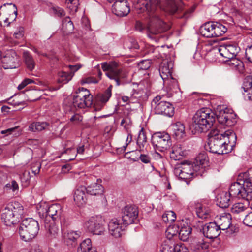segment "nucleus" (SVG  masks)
Here are the masks:
<instances>
[{"mask_svg": "<svg viewBox=\"0 0 252 252\" xmlns=\"http://www.w3.org/2000/svg\"><path fill=\"white\" fill-rule=\"evenodd\" d=\"M215 114L207 108L198 110L193 117L189 128L193 134L207 131L215 121Z\"/></svg>", "mask_w": 252, "mask_h": 252, "instance_id": "3", "label": "nucleus"}, {"mask_svg": "<svg viewBox=\"0 0 252 252\" xmlns=\"http://www.w3.org/2000/svg\"><path fill=\"white\" fill-rule=\"evenodd\" d=\"M239 219L240 220H243V223L246 225L252 227V212L246 215L244 219L239 218Z\"/></svg>", "mask_w": 252, "mask_h": 252, "instance_id": "53", "label": "nucleus"}, {"mask_svg": "<svg viewBox=\"0 0 252 252\" xmlns=\"http://www.w3.org/2000/svg\"><path fill=\"white\" fill-rule=\"evenodd\" d=\"M23 56L27 68L30 71L32 70L34 68L35 64L32 57L28 52H24Z\"/></svg>", "mask_w": 252, "mask_h": 252, "instance_id": "43", "label": "nucleus"}, {"mask_svg": "<svg viewBox=\"0 0 252 252\" xmlns=\"http://www.w3.org/2000/svg\"><path fill=\"white\" fill-rule=\"evenodd\" d=\"M4 189L6 190H12L13 192H15L18 190L19 186L15 181L13 180L10 183H7L5 186Z\"/></svg>", "mask_w": 252, "mask_h": 252, "instance_id": "51", "label": "nucleus"}, {"mask_svg": "<svg viewBox=\"0 0 252 252\" xmlns=\"http://www.w3.org/2000/svg\"><path fill=\"white\" fill-rule=\"evenodd\" d=\"M239 49V48L236 45L230 44L221 45L218 48L220 55L227 60L235 57L238 53Z\"/></svg>", "mask_w": 252, "mask_h": 252, "instance_id": "16", "label": "nucleus"}, {"mask_svg": "<svg viewBox=\"0 0 252 252\" xmlns=\"http://www.w3.org/2000/svg\"><path fill=\"white\" fill-rule=\"evenodd\" d=\"M85 228L94 235H102L105 231L104 220L100 216H94L84 223Z\"/></svg>", "mask_w": 252, "mask_h": 252, "instance_id": "9", "label": "nucleus"}, {"mask_svg": "<svg viewBox=\"0 0 252 252\" xmlns=\"http://www.w3.org/2000/svg\"><path fill=\"white\" fill-rule=\"evenodd\" d=\"M81 232L80 231H74L73 230H69L67 232L65 236V239L67 242L71 241L75 242L80 236Z\"/></svg>", "mask_w": 252, "mask_h": 252, "instance_id": "46", "label": "nucleus"}, {"mask_svg": "<svg viewBox=\"0 0 252 252\" xmlns=\"http://www.w3.org/2000/svg\"><path fill=\"white\" fill-rule=\"evenodd\" d=\"M176 214L173 211H168L162 215L163 220L165 222H170L174 221L176 219Z\"/></svg>", "mask_w": 252, "mask_h": 252, "instance_id": "48", "label": "nucleus"}, {"mask_svg": "<svg viewBox=\"0 0 252 252\" xmlns=\"http://www.w3.org/2000/svg\"><path fill=\"white\" fill-rule=\"evenodd\" d=\"M151 140L154 147L161 152L167 150L171 145L170 136L165 132L155 133Z\"/></svg>", "mask_w": 252, "mask_h": 252, "instance_id": "14", "label": "nucleus"}, {"mask_svg": "<svg viewBox=\"0 0 252 252\" xmlns=\"http://www.w3.org/2000/svg\"><path fill=\"white\" fill-rule=\"evenodd\" d=\"M242 89L244 91L247 90L248 89L252 88V76H248L246 77L244 79Z\"/></svg>", "mask_w": 252, "mask_h": 252, "instance_id": "50", "label": "nucleus"}, {"mask_svg": "<svg viewBox=\"0 0 252 252\" xmlns=\"http://www.w3.org/2000/svg\"><path fill=\"white\" fill-rule=\"evenodd\" d=\"M112 10L118 16H126L130 12L129 4L126 0L116 1L113 5Z\"/></svg>", "mask_w": 252, "mask_h": 252, "instance_id": "18", "label": "nucleus"}, {"mask_svg": "<svg viewBox=\"0 0 252 252\" xmlns=\"http://www.w3.org/2000/svg\"><path fill=\"white\" fill-rule=\"evenodd\" d=\"M39 225L38 221L32 218L24 219L21 223L19 233L25 241H29L38 234Z\"/></svg>", "mask_w": 252, "mask_h": 252, "instance_id": "6", "label": "nucleus"}, {"mask_svg": "<svg viewBox=\"0 0 252 252\" xmlns=\"http://www.w3.org/2000/svg\"><path fill=\"white\" fill-rule=\"evenodd\" d=\"M208 145L206 146L210 152L218 155L224 154L235 146L237 136L232 131L227 130L220 133L216 129H212L208 134Z\"/></svg>", "mask_w": 252, "mask_h": 252, "instance_id": "2", "label": "nucleus"}, {"mask_svg": "<svg viewBox=\"0 0 252 252\" xmlns=\"http://www.w3.org/2000/svg\"><path fill=\"white\" fill-rule=\"evenodd\" d=\"M89 149V146L88 144H80L77 148V154H83L85 152H87Z\"/></svg>", "mask_w": 252, "mask_h": 252, "instance_id": "56", "label": "nucleus"}, {"mask_svg": "<svg viewBox=\"0 0 252 252\" xmlns=\"http://www.w3.org/2000/svg\"><path fill=\"white\" fill-rule=\"evenodd\" d=\"M70 121L74 123H78L82 121V117L78 114L73 115L70 119Z\"/></svg>", "mask_w": 252, "mask_h": 252, "instance_id": "60", "label": "nucleus"}, {"mask_svg": "<svg viewBox=\"0 0 252 252\" xmlns=\"http://www.w3.org/2000/svg\"><path fill=\"white\" fill-rule=\"evenodd\" d=\"M123 225L117 219H112L108 223V230L110 234L116 238L120 237L124 229Z\"/></svg>", "mask_w": 252, "mask_h": 252, "instance_id": "20", "label": "nucleus"}, {"mask_svg": "<svg viewBox=\"0 0 252 252\" xmlns=\"http://www.w3.org/2000/svg\"><path fill=\"white\" fill-rule=\"evenodd\" d=\"M200 32L204 37L207 38L214 37L213 22H207L202 25L200 28Z\"/></svg>", "mask_w": 252, "mask_h": 252, "instance_id": "28", "label": "nucleus"}, {"mask_svg": "<svg viewBox=\"0 0 252 252\" xmlns=\"http://www.w3.org/2000/svg\"><path fill=\"white\" fill-rule=\"evenodd\" d=\"M203 232L205 237L213 239L219 236L221 231L220 227L214 221L206 223L203 227Z\"/></svg>", "mask_w": 252, "mask_h": 252, "instance_id": "19", "label": "nucleus"}, {"mask_svg": "<svg viewBox=\"0 0 252 252\" xmlns=\"http://www.w3.org/2000/svg\"><path fill=\"white\" fill-rule=\"evenodd\" d=\"M176 245L174 244L170 240L165 241L161 245V252H175Z\"/></svg>", "mask_w": 252, "mask_h": 252, "instance_id": "42", "label": "nucleus"}, {"mask_svg": "<svg viewBox=\"0 0 252 252\" xmlns=\"http://www.w3.org/2000/svg\"><path fill=\"white\" fill-rule=\"evenodd\" d=\"M122 218L125 225L131 224L137 220L138 211L134 205H126L122 210Z\"/></svg>", "mask_w": 252, "mask_h": 252, "instance_id": "15", "label": "nucleus"}, {"mask_svg": "<svg viewBox=\"0 0 252 252\" xmlns=\"http://www.w3.org/2000/svg\"><path fill=\"white\" fill-rule=\"evenodd\" d=\"M192 228L188 225H183L179 229V238L183 241H187L190 236Z\"/></svg>", "mask_w": 252, "mask_h": 252, "instance_id": "36", "label": "nucleus"}, {"mask_svg": "<svg viewBox=\"0 0 252 252\" xmlns=\"http://www.w3.org/2000/svg\"><path fill=\"white\" fill-rule=\"evenodd\" d=\"M144 94V92L143 90L136 91L135 90H133L131 94L132 98L131 99V103H135L140 100Z\"/></svg>", "mask_w": 252, "mask_h": 252, "instance_id": "47", "label": "nucleus"}, {"mask_svg": "<svg viewBox=\"0 0 252 252\" xmlns=\"http://www.w3.org/2000/svg\"><path fill=\"white\" fill-rule=\"evenodd\" d=\"M160 96H157L152 101V107L156 114L172 117L174 114V108L170 103L161 100Z\"/></svg>", "mask_w": 252, "mask_h": 252, "instance_id": "10", "label": "nucleus"}, {"mask_svg": "<svg viewBox=\"0 0 252 252\" xmlns=\"http://www.w3.org/2000/svg\"><path fill=\"white\" fill-rule=\"evenodd\" d=\"M32 83H34V81L33 80L29 78H26L18 85L17 88L19 90H22L27 85Z\"/></svg>", "mask_w": 252, "mask_h": 252, "instance_id": "57", "label": "nucleus"}, {"mask_svg": "<svg viewBox=\"0 0 252 252\" xmlns=\"http://www.w3.org/2000/svg\"><path fill=\"white\" fill-rule=\"evenodd\" d=\"M65 24H66V25L67 27H68V28L69 29L68 32H71V31H72V30L73 29V23L70 20L69 18H68L67 19H66L65 21L63 22V27L64 26Z\"/></svg>", "mask_w": 252, "mask_h": 252, "instance_id": "63", "label": "nucleus"}, {"mask_svg": "<svg viewBox=\"0 0 252 252\" xmlns=\"http://www.w3.org/2000/svg\"><path fill=\"white\" fill-rule=\"evenodd\" d=\"M72 77L73 73L72 72L61 71L58 73V81L60 83L66 84L71 79Z\"/></svg>", "mask_w": 252, "mask_h": 252, "instance_id": "41", "label": "nucleus"}, {"mask_svg": "<svg viewBox=\"0 0 252 252\" xmlns=\"http://www.w3.org/2000/svg\"><path fill=\"white\" fill-rule=\"evenodd\" d=\"M233 198L230 196L229 192L222 191L218 194L217 197V204L220 208H227Z\"/></svg>", "mask_w": 252, "mask_h": 252, "instance_id": "26", "label": "nucleus"}, {"mask_svg": "<svg viewBox=\"0 0 252 252\" xmlns=\"http://www.w3.org/2000/svg\"><path fill=\"white\" fill-rule=\"evenodd\" d=\"M164 85L170 91H176L178 89V84L177 80L172 77V75L168 78L163 80Z\"/></svg>", "mask_w": 252, "mask_h": 252, "instance_id": "40", "label": "nucleus"}, {"mask_svg": "<svg viewBox=\"0 0 252 252\" xmlns=\"http://www.w3.org/2000/svg\"><path fill=\"white\" fill-rule=\"evenodd\" d=\"M134 6L138 13L146 12L149 16L150 24L147 35L152 39H155V35L165 30V23L156 12L157 8H162L171 14L175 13L178 9L173 0H138Z\"/></svg>", "mask_w": 252, "mask_h": 252, "instance_id": "1", "label": "nucleus"}, {"mask_svg": "<svg viewBox=\"0 0 252 252\" xmlns=\"http://www.w3.org/2000/svg\"><path fill=\"white\" fill-rule=\"evenodd\" d=\"M99 80L97 79V78L92 77V76H88V77H85L82 78V79L81 81V83L82 84H96L98 83Z\"/></svg>", "mask_w": 252, "mask_h": 252, "instance_id": "52", "label": "nucleus"}, {"mask_svg": "<svg viewBox=\"0 0 252 252\" xmlns=\"http://www.w3.org/2000/svg\"><path fill=\"white\" fill-rule=\"evenodd\" d=\"M91 247H92L91 240L90 239L87 238L83 241L80 244L77 252H86L87 251H89Z\"/></svg>", "mask_w": 252, "mask_h": 252, "instance_id": "45", "label": "nucleus"}, {"mask_svg": "<svg viewBox=\"0 0 252 252\" xmlns=\"http://www.w3.org/2000/svg\"><path fill=\"white\" fill-rule=\"evenodd\" d=\"M159 71L162 80L168 78L172 76V64L168 62L163 63L160 67Z\"/></svg>", "mask_w": 252, "mask_h": 252, "instance_id": "33", "label": "nucleus"}, {"mask_svg": "<svg viewBox=\"0 0 252 252\" xmlns=\"http://www.w3.org/2000/svg\"><path fill=\"white\" fill-rule=\"evenodd\" d=\"M57 223L58 222L51 221V220L44 221V227L46 231V235L50 239L56 238L59 235V228L56 225Z\"/></svg>", "mask_w": 252, "mask_h": 252, "instance_id": "22", "label": "nucleus"}, {"mask_svg": "<svg viewBox=\"0 0 252 252\" xmlns=\"http://www.w3.org/2000/svg\"><path fill=\"white\" fill-rule=\"evenodd\" d=\"M244 95L245 99L249 100H252V87L244 91Z\"/></svg>", "mask_w": 252, "mask_h": 252, "instance_id": "62", "label": "nucleus"}, {"mask_svg": "<svg viewBox=\"0 0 252 252\" xmlns=\"http://www.w3.org/2000/svg\"><path fill=\"white\" fill-rule=\"evenodd\" d=\"M111 95V86L108 88L103 93L97 95L95 104V109H100L97 107L100 106L101 108L109 100Z\"/></svg>", "mask_w": 252, "mask_h": 252, "instance_id": "25", "label": "nucleus"}, {"mask_svg": "<svg viewBox=\"0 0 252 252\" xmlns=\"http://www.w3.org/2000/svg\"><path fill=\"white\" fill-rule=\"evenodd\" d=\"M66 3L70 8L76 9L78 5V0H66Z\"/></svg>", "mask_w": 252, "mask_h": 252, "instance_id": "59", "label": "nucleus"}, {"mask_svg": "<svg viewBox=\"0 0 252 252\" xmlns=\"http://www.w3.org/2000/svg\"><path fill=\"white\" fill-rule=\"evenodd\" d=\"M138 67L141 70H147L151 66V61L149 60H142L139 63Z\"/></svg>", "mask_w": 252, "mask_h": 252, "instance_id": "54", "label": "nucleus"}, {"mask_svg": "<svg viewBox=\"0 0 252 252\" xmlns=\"http://www.w3.org/2000/svg\"><path fill=\"white\" fill-rule=\"evenodd\" d=\"M86 193L93 196H98L103 194L104 189L103 186L98 183H94L86 187Z\"/></svg>", "mask_w": 252, "mask_h": 252, "instance_id": "29", "label": "nucleus"}, {"mask_svg": "<svg viewBox=\"0 0 252 252\" xmlns=\"http://www.w3.org/2000/svg\"><path fill=\"white\" fill-rule=\"evenodd\" d=\"M170 157L174 160H179L182 159L183 156V152L178 145H174L169 150Z\"/></svg>", "mask_w": 252, "mask_h": 252, "instance_id": "37", "label": "nucleus"}, {"mask_svg": "<svg viewBox=\"0 0 252 252\" xmlns=\"http://www.w3.org/2000/svg\"><path fill=\"white\" fill-rule=\"evenodd\" d=\"M172 130L174 135L177 139L183 138L185 136V126L180 122L172 125Z\"/></svg>", "mask_w": 252, "mask_h": 252, "instance_id": "32", "label": "nucleus"}, {"mask_svg": "<svg viewBox=\"0 0 252 252\" xmlns=\"http://www.w3.org/2000/svg\"><path fill=\"white\" fill-rule=\"evenodd\" d=\"M38 214L41 218H45L44 221H61L63 218L61 205L53 204L50 206L45 202H41L37 206Z\"/></svg>", "mask_w": 252, "mask_h": 252, "instance_id": "4", "label": "nucleus"}, {"mask_svg": "<svg viewBox=\"0 0 252 252\" xmlns=\"http://www.w3.org/2000/svg\"><path fill=\"white\" fill-rule=\"evenodd\" d=\"M196 213L197 216L201 219H206L211 216V211L208 207L197 203L195 207Z\"/></svg>", "mask_w": 252, "mask_h": 252, "instance_id": "34", "label": "nucleus"}, {"mask_svg": "<svg viewBox=\"0 0 252 252\" xmlns=\"http://www.w3.org/2000/svg\"><path fill=\"white\" fill-rule=\"evenodd\" d=\"M245 55L246 59L252 63V45L246 49Z\"/></svg>", "mask_w": 252, "mask_h": 252, "instance_id": "58", "label": "nucleus"}, {"mask_svg": "<svg viewBox=\"0 0 252 252\" xmlns=\"http://www.w3.org/2000/svg\"><path fill=\"white\" fill-rule=\"evenodd\" d=\"M0 10L5 17H11V20L14 21L17 15V9L15 5L13 3H5L0 7Z\"/></svg>", "mask_w": 252, "mask_h": 252, "instance_id": "23", "label": "nucleus"}, {"mask_svg": "<svg viewBox=\"0 0 252 252\" xmlns=\"http://www.w3.org/2000/svg\"><path fill=\"white\" fill-rule=\"evenodd\" d=\"M49 126V124L45 122H35L32 123L29 127L32 132H38L45 129Z\"/></svg>", "mask_w": 252, "mask_h": 252, "instance_id": "38", "label": "nucleus"}, {"mask_svg": "<svg viewBox=\"0 0 252 252\" xmlns=\"http://www.w3.org/2000/svg\"><path fill=\"white\" fill-rule=\"evenodd\" d=\"M239 178H242V181H241L243 182L244 187L248 189V191H251L252 193V168L240 174Z\"/></svg>", "mask_w": 252, "mask_h": 252, "instance_id": "27", "label": "nucleus"}, {"mask_svg": "<svg viewBox=\"0 0 252 252\" xmlns=\"http://www.w3.org/2000/svg\"><path fill=\"white\" fill-rule=\"evenodd\" d=\"M216 115L219 123L231 126L236 123V115L232 109L225 105H219L216 110Z\"/></svg>", "mask_w": 252, "mask_h": 252, "instance_id": "8", "label": "nucleus"}, {"mask_svg": "<svg viewBox=\"0 0 252 252\" xmlns=\"http://www.w3.org/2000/svg\"><path fill=\"white\" fill-rule=\"evenodd\" d=\"M231 217L229 213H224L216 219V223L220 227V230H225L229 228L231 224Z\"/></svg>", "mask_w": 252, "mask_h": 252, "instance_id": "24", "label": "nucleus"}, {"mask_svg": "<svg viewBox=\"0 0 252 252\" xmlns=\"http://www.w3.org/2000/svg\"><path fill=\"white\" fill-rule=\"evenodd\" d=\"M241 182L232 183L229 188V193L233 198H242L246 200V201H252V193L248 191V189Z\"/></svg>", "mask_w": 252, "mask_h": 252, "instance_id": "13", "label": "nucleus"}, {"mask_svg": "<svg viewBox=\"0 0 252 252\" xmlns=\"http://www.w3.org/2000/svg\"><path fill=\"white\" fill-rule=\"evenodd\" d=\"M22 212V206L18 202H11L2 210L1 220L6 226H10L17 221V217Z\"/></svg>", "mask_w": 252, "mask_h": 252, "instance_id": "7", "label": "nucleus"}, {"mask_svg": "<svg viewBox=\"0 0 252 252\" xmlns=\"http://www.w3.org/2000/svg\"><path fill=\"white\" fill-rule=\"evenodd\" d=\"M206 156L204 154H200L197 157V162L199 161L200 165L195 166L192 169V166L191 165H188L182 167V173H181V179H188L191 178L193 175V171L197 172L196 175H202L205 169H204L203 165L207 162L206 160Z\"/></svg>", "mask_w": 252, "mask_h": 252, "instance_id": "12", "label": "nucleus"}, {"mask_svg": "<svg viewBox=\"0 0 252 252\" xmlns=\"http://www.w3.org/2000/svg\"><path fill=\"white\" fill-rule=\"evenodd\" d=\"M214 36L219 37L223 35L227 31V28L219 22H213Z\"/></svg>", "mask_w": 252, "mask_h": 252, "instance_id": "39", "label": "nucleus"}, {"mask_svg": "<svg viewBox=\"0 0 252 252\" xmlns=\"http://www.w3.org/2000/svg\"><path fill=\"white\" fill-rule=\"evenodd\" d=\"M175 252H189L188 249L184 246L176 245Z\"/></svg>", "mask_w": 252, "mask_h": 252, "instance_id": "64", "label": "nucleus"}, {"mask_svg": "<svg viewBox=\"0 0 252 252\" xmlns=\"http://www.w3.org/2000/svg\"><path fill=\"white\" fill-rule=\"evenodd\" d=\"M179 227L178 225H170L166 230L167 237L170 240L173 236L178 235Z\"/></svg>", "mask_w": 252, "mask_h": 252, "instance_id": "44", "label": "nucleus"}, {"mask_svg": "<svg viewBox=\"0 0 252 252\" xmlns=\"http://www.w3.org/2000/svg\"><path fill=\"white\" fill-rule=\"evenodd\" d=\"M23 28L22 27H20L19 30L14 33L13 38L17 40H21L23 39Z\"/></svg>", "mask_w": 252, "mask_h": 252, "instance_id": "55", "label": "nucleus"}, {"mask_svg": "<svg viewBox=\"0 0 252 252\" xmlns=\"http://www.w3.org/2000/svg\"><path fill=\"white\" fill-rule=\"evenodd\" d=\"M249 202L245 200V202H238L233 205L231 209V212L234 215L240 214L244 216V212L248 209Z\"/></svg>", "mask_w": 252, "mask_h": 252, "instance_id": "31", "label": "nucleus"}, {"mask_svg": "<svg viewBox=\"0 0 252 252\" xmlns=\"http://www.w3.org/2000/svg\"><path fill=\"white\" fill-rule=\"evenodd\" d=\"M51 11L54 16L58 17H63L65 16V12L64 10L58 6H53L51 8Z\"/></svg>", "mask_w": 252, "mask_h": 252, "instance_id": "49", "label": "nucleus"}, {"mask_svg": "<svg viewBox=\"0 0 252 252\" xmlns=\"http://www.w3.org/2000/svg\"><path fill=\"white\" fill-rule=\"evenodd\" d=\"M2 67L4 69L15 68L18 64V58L14 50L9 51L1 59Z\"/></svg>", "mask_w": 252, "mask_h": 252, "instance_id": "17", "label": "nucleus"}, {"mask_svg": "<svg viewBox=\"0 0 252 252\" xmlns=\"http://www.w3.org/2000/svg\"><path fill=\"white\" fill-rule=\"evenodd\" d=\"M86 187L80 186L76 188L74 192V201L78 206H82L87 202Z\"/></svg>", "mask_w": 252, "mask_h": 252, "instance_id": "21", "label": "nucleus"}, {"mask_svg": "<svg viewBox=\"0 0 252 252\" xmlns=\"http://www.w3.org/2000/svg\"><path fill=\"white\" fill-rule=\"evenodd\" d=\"M93 95L90 93V91L84 88H79L76 91V95H74L72 106H64V110L66 113L73 112L75 108H85L91 106L93 104Z\"/></svg>", "mask_w": 252, "mask_h": 252, "instance_id": "5", "label": "nucleus"}, {"mask_svg": "<svg viewBox=\"0 0 252 252\" xmlns=\"http://www.w3.org/2000/svg\"><path fill=\"white\" fill-rule=\"evenodd\" d=\"M137 144L139 151L141 152H144L146 150V147L148 145L147 136L144 128H141L139 131L137 139Z\"/></svg>", "mask_w": 252, "mask_h": 252, "instance_id": "30", "label": "nucleus"}, {"mask_svg": "<svg viewBox=\"0 0 252 252\" xmlns=\"http://www.w3.org/2000/svg\"><path fill=\"white\" fill-rule=\"evenodd\" d=\"M101 67L106 75L110 79L114 80L117 86L121 84L120 79L126 77L123 70L118 67V63L115 62L111 63H103Z\"/></svg>", "mask_w": 252, "mask_h": 252, "instance_id": "11", "label": "nucleus"}, {"mask_svg": "<svg viewBox=\"0 0 252 252\" xmlns=\"http://www.w3.org/2000/svg\"><path fill=\"white\" fill-rule=\"evenodd\" d=\"M233 69L237 70L239 73H242L244 71V66L243 62L241 60L233 57L232 59H228L225 61Z\"/></svg>", "mask_w": 252, "mask_h": 252, "instance_id": "35", "label": "nucleus"}, {"mask_svg": "<svg viewBox=\"0 0 252 252\" xmlns=\"http://www.w3.org/2000/svg\"><path fill=\"white\" fill-rule=\"evenodd\" d=\"M140 159L141 161L144 163H148L151 160V158L149 155L144 154H141Z\"/></svg>", "mask_w": 252, "mask_h": 252, "instance_id": "61", "label": "nucleus"}]
</instances>
